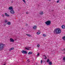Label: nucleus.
<instances>
[{
    "label": "nucleus",
    "mask_w": 65,
    "mask_h": 65,
    "mask_svg": "<svg viewBox=\"0 0 65 65\" xmlns=\"http://www.w3.org/2000/svg\"><path fill=\"white\" fill-rule=\"evenodd\" d=\"M61 32V29L59 28H56L54 29V34H60Z\"/></svg>",
    "instance_id": "obj_1"
},
{
    "label": "nucleus",
    "mask_w": 65,
    "mask_h": 65,
    "mask_svg": "<svg viewBox=\"0 0 65 65\" xmlns=\"http://www.w3.org/2000/svg\"><path fill=\"white\" fill-rule=\"evenodd\" d=\"M61 28H62V29H65V26L64 25H62L61 26Z\"/></svg>",
    "instance_id": "obj_13"
},
{
    "label": "nucleus",
    "mask_w": 65,
    "mask_h": 65,
    "mask_svg": "<svg viewBox=\"0 0 65 65\" xmlns=\"http://www.w3.org/2000/svg\"><path fill=\"white\" fill-rule=\"evenodd\" d=\"M37 55L38 56H39V53H38V54H37Z\"/></svg>",
    "instance_id": "obj_29"
},
{
    "label": "nucleus",
    "mask_w": 65,
    "mask_h": 65,
    "mask_svg": "<svg viewBox=\"0 0 65 65\" xmlns=\"http://www.w3.org/2000/svg\"><path fill=\"white\" fill-rule=\"evenodd\" d=\"M25 3H26V1H25V0H22Z\"/></svg>",
    "instance_id": "obj_24"
},
{
    "label": "nucleus",
    "mask_w": 65,
    "mask_h": 65,
    "mask_svg": "<svg viewBox=\"0 0 65 65\" xmlns=\"http://www.w3.org/2000/svg\"><path fill=\"white\" fill-rule=\"evenodd\" d=\"M49 64L50 65H52V62L51 61H49Z\"/></svg>",
    "instance_id": "obj_18"
},
{
    "label": "nucleus",
    "mask_w": 65,
    "mask_h": 65,
    "mask_svg": "<svg viewBox=\"0 0 65 65\" xmlns=\"http://www.w3.org/2000/svg\"><path fill=\"white\" fill-rule=\"evenodd\" d=\"M39 14H43V12H40V13H39Z\"/></svg>",
    "instance_id": "obj_14"
},
{
    "label": "nucleus",
    "mask_w": 65,
    "mask_h": 65,
    "mask_svg": "<svg viewBox=\"0 0 65 65\" xmlns=\"http://www.w3.org/2000/svg\"><path fill=\"white\" fill-rule=\"evenodd\" d=\"M29 59H28V60H27V61H28V62H30V61H29Z\"/></svg>",
    "instance_id": "obj_26"
},
{
    "label": "nucleus",
    "mask_w": 65,
    "mask_h": 65,
    "mask_svg": "<svg viewBox=\"0 0 65 65\" xmlns=\"http://www.w3.org/2000/svg\"><path fill=\"white\" fill-rule=\"evenodd\" d=\"M5 15L6 16V17H9V15H8V14H7V13H5Z\"/></svg>",
    "instance_id": "obj_11"
},
{
    "label": "nucleus",
    "mask_w": 65,
    "mask_h": 65,
    "mask_svg": "<svg viewBox=\"0 0 65 65\" xmlns=\"http://www.w3.org/2000/svg\"><path fill=\"white\" fill-rule=\"evenodd\" d=\"M43 56L45 57V58H44V59H47V57H46V56H45V55H44Z\"/></svg>",
    "instance_id": "obj_19"
},
{
    "label": "nucleus",
    "mask_w": 65,
    "mask_h": 65,
    "mask_svg": "<svg viewBox=\"0 0 65 65\" xmlns=\"http://www.w3.org/2000/svg\"><path fill=\"white\" fill-rule=\"evenodd\" d=\"M8 20H5V22L6 23H7V22Z\"/></svg>",
    "instance_id": "obj_21"
},
{
    "label": "nucleus",
    "mask_w": 65,
    "mask_h": 65,
    "mask_svg": "<svg viewBox=\"0 0 65 65\" xmlns=\"http://www.w3.org/2000/svg\"><path fill=\"white\" fill-rule=\"evenodd\" d=\"M33 54V52H30L28 53V55H32Z\"/></svg>",
    "instance_id": "obj_10"
},
{
    "label": "nucleus",
    "mask_w": 65,
    "mask_h": 65,
    "mask_svg": "<svg viewBox=\"0 0 65 65\" xmlns=\"http://www.w3.org/2000/svg\"><path fill=\"white\" fill-rule=\"evenodd\" d=\"M49 1H51V0H49Z\"/></svg>",
    "instance_id": "obj_33"
},
{
    "label": "nucleus",
    "mask_w": 65,
    "mask_h": 65,
    "mask_svg": "<svg viewBox=\"0 0 65 65\" xmlns=\"http://www.w3.org/2000/svg\"><path fill=\"white\" fill-rule=\"evenodd\" d=\"M2 16L3 17H4V15H2Z\"/></svg>",
    "instance_id": "obj_30"
},
{
    "label": "nucleus",
    "mask_w": 65,
    "mask_h": 65,
    "mask_svg": "<svg viewBox=\"0 0 65 65\" xmlns=\"http://www.w3.org/2000/svg\"><path fill=\"white\" fill-rule=\"evenodd\" d=\"M10 41L11 42H13L14 41V40L12 38H11L10 39Z\"/></svg>",
    "instance_id": "obj_6"
},
{
    "label": "nucleus",
    "mask_w": 65,
    "mask_h": 65,
    "mask_svg": "<svg viewBox=\"0 0 65 65\" xmlns=\"http://www.w3.org/2000/svg\"><path fill=\"white\" fill-rule=\"evenodd\" d=\"M40 46V45L39 44H38L37 45V46L38 47H39Z\"/></svg>",
    "instance_id": "obj_28"
},
{
    "label": "nucleus",
    "mask_w": 65,
    "mask_h": 65,
    "mask_svg": "<svg viewBox=\"0 0 65 65\" xmlns=\"http://www.w3.org/2000/svg\"><path fill=\"white\" fill-rule=\"evenodd\" d=\"M26 25H27V24H26Z\"/></svg>",
    "instance_id": "obj_34"
},
{
    "label": "nucleus",
    "mask_w": 65,
    "mask_h": 65,
    "mask_svg": "<svg viewBox=\"0 0 65 65\" xmlns=\"http://www.w3.org/2000/svg\"><path fill=\"white\" fill-rule=\"evenodd\" d=\"M27 0V1H28V0Z\"/></svg>",
    "instance_id": "obj_36"
},
{
    "label": "nucleus",
    "mask_w": 65,
    "mask_h": 65,
    "mask_svg": "<svg viewBox=\"0 0 65 65\" xmlns=\"http://www.w3.org/2000/svg\"><path fill=\"white\" fill-rule=\"evenodd\" d=\"M42 62H43V61L42 60H41V64H42Z\"/></svg>",
    "instance_id": "obj_23"
},
{
    "label": "nucleus",
    "mask_w": 65,
    "mask_h": 65,
    "mask_svg": "<svg viewBox=\"0 0 65 65\" xmlns=\"http://www.w3.org/2000/svg\"><path fill=\"white\" fill-rule=\"evenodd\" d=\"M43 36H44V37H46V35H45V34H43Z\"/></svg>",
    "instance_id": "obj_20"
},
{
    "label": "nucleus",
    "mask_w": 65,
    "mask_h": 65,
    "mask_svg": "<svg viewBox=\"0 0 65 65\" xmlns=\"http://www.w3.org/2000/svg\"><path fill=\"white\" fill-rule=\"evenodd\" d=\"M64 50L65 51V48L64 49Z\"/></svg>",
    "instance_id": "obj_35"
},
{
    "label": "nucleus",
    "mask_w": 65,
    "mask_h": 65,
    "mask_svg": "<svg viewBox=\"0 0 65 65\" xmlns=\"http://www.w3.org/2000/svg\"><path fill=\"white\" fill-rule=\"evenodd\" d=\"M33 28L35 30L36 29H37V26L36 25H35L34 26Z\"/></svg>",
    "instance_id": "obj_9"
},
{
    "label": "nucleus",
    "mask_w": 65,
    "mask_h": 65,
    "mask_svg": "<svg viewBox=\"0 0 65 65\" xmlns=\"http://www.w3.org/2000/svg\"><path fill=\"white\" fill-rule=\"evenodd\" d=\"M10 24H11V23L10 22H8L7 23V24L8 25H10Z\"/></svg>",
    "instance_id": "obj_15"
},
{
    "label": "nucleus",
    "mask_w": 65,
    "mask_h": 65,
    "mask_svg": "<svg viewBox=\"0 0 65 65\" xmlns=\"http://www.w3.org/2000/svg\"><path fill=\"white\" fill-rule=\"evenodd\" d=\"M10 12L11 13H12V14H13L15 12L14 10H12L10 11Z\"/></svg>",
    "instance_id": "obj_5"
},
{
    "label": "nucleus",
    "mask_w": 65,
    "mask_h": 65,
    "mask_svg": "<svg viewBox=\"0 0 65 65\" xmlns=\"http://www.w3.org/2000/svg\"><path fill=\"white\" fill-rule=\"evenodd\" d=\"M39 31L37 32V34L38 35H39V34H40V33H41L40 32H39L40 31V30H38Z\"/></svg>",
    "instance_id": "obj_12"
},
{
    "label": "nucleus",
    "mask_w": 65,
    "mask_h": 65,
    "mask_svg": "<svg viewBox=\"0 0 65 65\" xmlns=\"http://www.w3.org/2000/svg\"><path fill=\"white\" fill-rule=\"evenodd\" d=\"M49 61H50V60L49 59H48L47 60V62H48Z\"/></svg>",
    "instance_id": "obj_22"
},
{
    "label": "nucleus",
    "mask_w": 65,
    "mask_h": 65,
    "mask_svg": "<svg viewBox=\"0 0 65 65\" xmlns=\"http://www.w3.org/2000/svg\"><path fill=\"white\" fill-rule=\"evenodd\" d=\"M14 50V48H12L11 49L9 50V51H11V50Z\"/></svg>",
    "instance_id": "obj_16"
},
{
    "label": "nucleus",
    "mask_w": 65,
    "mask_h": 65,
    "mask_svg": "<svg viewBox=\"0 0 65 65\" xmlns=\"http://www.w3.org/2000/svg\"><path fill=\"white\" fill-rule=\"evenodd\" d=\"M3 46L4 45L3 44H0V51H2L3 50Z\"/></svg>",
    "instance_id": "obj_2"
},
{
    "label": "nucleus",
    "mask_w": 65,
    "mask_h": 65,
    "mask_svg": "<svg viewBox=\"0 0 65 65\" xmlns=\"http://www.w3.org/2000/svg\"><path fill=\"white\" fill-rule=\"evenodd\" d=\"M26 14H28V12H26Z\"/></svg>",
    "instance_id": "obj_32"
},
{
    "label": "nucleus",
    "mask_w": 65,
    "mask_h": 65,
    "mask_svg": "<svg viewBox=\"0 0 65 65\" xmlns=\"http://www.w3.org/2000/svg\"><path fill=\"white\" fill-rule=\"evenodd\" d=\"M45 23L47 25H51V22L50 20H48L47 22H45Z\"/></svg>",
    "instance_id": "obj_3"
},
{
    "label": "nucleus",
    "mask_w": 65,
    "mask_h": 65,
    "mask_svg": "<svg viewBox=\"0 0 65 65\" xmlns=\"http://www.w3.org/2000/svg\"><path fill=\"white\" fill-rule=\"evenodd\" d=\"M60 1V0H58L57 1V3H59V1Z\"/></svg>",
    "instance_id": "obj_27"
},
{
    "label": "nucleus",
    "mask_w": 65,
    "mask_h": 65,
    "mask_svg": "<svg viewBox=\"0 0 65 65\" xmlns=\"http://www.w3.org/2000/svg\"><path fill=\"white\" fill-rule=\"evenodd\" d=\"M8 9H9V10H13V9L12 7H9Z\"/></svg>",
    "instance_id": "obj_8"
},
{
    "label": "nucleus",
    "mask_w": 65,
    "mask_h": 65,
    "mask_svg": "<svg viewBox=\"0 0 65 65\" xmlns=\"http://www.w3.org/2000/svg\"><path fill=\"white\" fill-rule=\"evenodd\" d=\"M26 35L28 36H29V37H31V36L30 35L28 34H26Z\"/></svg>",
    "instance_id": "obj_17"
},
{
    "label": "nucleus",
    "mask_w": 65,
    "mask_h": 65,
    "mask_svg": "<svg viewBox=\"0 0 65 65\" xmlns=\"http://www.w3.org/2000/svg\"><path fill=\"white\" fill-rule=\"evenodd\" d=\"M63 60H64L65 61V57H63Z\"/></svg>",
    "instance_id": "obj_25"
},
{
    "label": "nucleus",
    "mask_w": 65,
    "mask_h": 65,
    "mask_svg": "<svg viewBox=\"0 0 65 65\" xmlns=\"http://www.w3.org/2000/svg\"><path fill=\"white\" fill-rule=\"evenodd\" d=\"M21 52L22 54H27V52L25 50H22L21 51Z\"/></svg>",
    "instance_id": "obj_4"
},
{
    "label": "nucleus",
    "mask_w": 65,
    "mask_h": 65,
    "mask_svg": "<svg viewBox=\"0 0 65 65\" xmlns=\"http://www.w3.org/2000/svg\"><path fill=\"white\" fill-rule=\"evenodd\" d=\"M4 26H6V25L5 24H4Z\"/></svg>",
    "instance_id": "obj_31"
},
{
    "label": "nucleus",
    "mask_w": 65,
    "mask_h": 65,
    "mask_svg": "<svg viewBox=\"0 0 65 65\" xmlns=\"http://www.w3.org/2000/svg\"><path fill=\"white\" fill-rule=\"evenodd\" d=\"M31 48V47L28 46L27 47V48L25 47V49H26V50H29V49H30V48Z\"/></svg>",
    "instance_id": "obj_7"
}]
</instances>
